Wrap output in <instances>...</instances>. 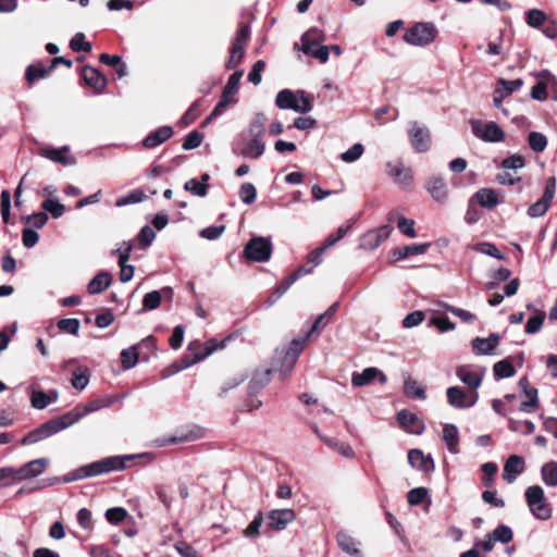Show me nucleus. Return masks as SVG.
Wrapping results in <instances>:
<instances>
[{"label":"nucleus","mask_w":557,"mask_h":557,"mask_svg":"<svg viewBox=\"0 0 557 557\" xmlns=\"http://www.w3.org/2000/svg\"><path fill=\"white\" fill-rule=\"evenodd\" d=\"M135 455L111 456L98 461L82 466L73 472L62 476H53L45 479L44 486H52L60 483H70L87 478L97 476L112 471H121L126 469V461L135 459Z\"/></svg>","instance_id":"nucleus-1"},{"label":"nucleus","mask_w":557,"mask_h":557,"mask_svg":"<svg viewBox=\"0 0 557 557\" xmlns=\"http://www.w3.org/2000/svg\"><path fill=\"white\" fill-rule=\"evenodd\" d=\"M267 116L257 113L248 127L240 134L238 153L245 158L258 159L265 150L263 137L265 134Z\"/></svg>","instance_id":"nucleus-2"},{"label":"nucleus","mask_w":557,"mask_h":557,"mask_svg":"<svg viewBox=\"0 0 557 557\" xmlns=\"http://www.w3.org/2000/svg\"><path fill=\"white\" fill-rule=\"evenodd\" d=\"M226 341H227V338H224L220 342L215 338H210L207 342H205L203 344L198 343V342L190 343L188 345V350L190 351V354L182 360L183 364L180 367H176L174 370H171V369L164 370L162 373V377H168L169 375H171L175 372H178L183 369H186L188 367H191V366L202 361L203 359L209 357L211 354H213L215 350L223 349L225 347Z\"/></svg>","instance_id":"nucleus-3"},{"label":"nucleus","mask_w":557,"mask_h":557,"mask_svg":"<svg viewBox=\"0 0 557 557\" xmlns=\"http://www.w3.org/2000/svg\"><path fill=\"white\" fill-rule=\"evenodd\" d=\"M275 104L283 110H294L299 113H307L312 110L311 98L304 91L296 92L290 89H283L277 92Z\"/></svg>","instance_id":"nucleus-4"},{"label":"nucleus","mask_w":557,"mask_h":557,"mask_svg":"<svg viewBox=\"0 0 557 557\" xmlns=\"http://www.w3.org/2000/svg\"><path fill=\"white\" fill-rule=\"evenodd\" d=\"M324 33L319 28H310L301 37L302 52L325 63L329 60V47L322 46Z\"/></svg>","instance_id":"nucleus-5"},{"label":"nucleus","mask_w":557,"mask_h":557,"mask_svg":"<svg viewBox=\"0 0 557 557\" xmlns=\"http://www.w3.org/2000/svg\"><path fill=\"white\" fill-rule=\"evenodd\" d=\"M69 428L67 422L64 417L61 416L57 419L49 420L38 426L37 429L28 432L22 440V445H32L36 444L45 438L52 436L53 434L59 433L60 431Z\"/></svg>","instance_id":"nucleus-6"},{"label":"nucleus","mask_w":557,"mask_h":557,"mask_svg":"<svg viewBox=\"0 0 557 557\" xmlns=\"http://www.w3.org/2000/svg\"><path fill=\"white\" fill-rule=\"evenodd\" d=\"M528 507L532 515L541 520H547L552 516V510L545 499L544 490L539 485L529 486L524 492Z\"/></svg>","instance_id":"nucleus-7"},{"label":"nucleus","mask_w":557,"mask_h":557,"mask_svg":"<svg viewBox=\"0 0 557 557\" xmlns=\"http://www.w3.org/2000/svg\"><path fill=\"white\" fill-rule=\"evenodd\" d=\"M272 243L270 238L253 236L244 248V256L247 260L255 262H267L272 255Z\"/></svg>","instance_id":"nucleus-8"},{"label":"nucleus","mask_w":557,"mask_h":557,"mask_svg":"<svg viewBox=\"0 0 557 557\" xmlns=\"http://www.w3.org/2000/svg\"><path fill=\"white\" fill-rule=\"evenodd\" d=\"M437 29L433 23H417L404 35V40L412 46H426L434 41Z\"/></svg>","instance_id":"nucleus-9"},{"label":"nucleus","mask_w":557,"mask_h":557,"mask_svg":"<svg viewBox=\"0 0 557 557\" xmlns=\"http://www.w3.org/2000/svg\"><path fill=\"white\" fill-rule=\"evenodd\" d=\"M308 339L309 338L306 337V334L301 337L294 338L289 343L288 348L281 352L283 355L278 369L281 379H285L294 369L297 359L304 350Z\"/></svg>","instance_id":"nucleus-10"},{"label":"nucleus","mask_w":557,"mask_h":557,"mask_svg":"<svg viewBox=\"0 0 557 557\" xmlns=\"http://www.w3.org/2000/svg\"><path fill=\"white\" fill-rule=\"evenodd\" d=\"M473 135L486 143H499L505 138L504 131L495 122L483 123L480 120L470 122Z\"/></svg>","instance_id":"nucleus-11"},{"label":"nucleus","mask_w":557,"mask_h":557,"mask_svg":"<svg viewBox=\"0 0 557 557\" xmlns=\"http://www.w3.org/2000/svg\"><path fill=\"white\" fill-rule=\"evenodd\" d=\"M447 403L455 409H468L479 400L478 392H466L459 386H450L446 389Z\"/></svg>","instance_id":"nucleus-12"},{"label":"nucleus","mask_w":557,"mask_h":557,"mask_svg":"<svg viewBox=\"0 0 557 557\" xmlns=\"http://www.w3.org/2000/svg\"><path fill=\"white\" fill-rule=\"evenodd\" d=\"M114 401L113 398H97L87 404H85L82 408H74L73 410L63 414L65 421L69 426L73 425L77 421H79L83 417L88 413L95 412L99 409L109 407Z\"/></svg>","instance_id":"nucleus-13"},{"label":"nucleus","mask_w":557,"mask_h":557,"mask_svg":"<svg viewBox=\"0 0 557 557\" xmlns=\"http://www.w3.org/2000/svg\"><path fill=\"white\" fill-rule=\"evenodd\" d=\"M484 369L474 368L470 364H462L456 368V376L466 384L471 392H476L484 377Z\"/></svg>","instance_id":"nucleus-14"},{"label":"nucleus","mask_w":557,"mask_h":557,"mask_svg":"<svg viewBox=\"0 0 557 557\" xmlns=\"http://www.w3.org/2000/svg\"><path fill=\"white\" fill-rule=\"evenodd\" d=\"M386 171L401 189L409 190L411 188L413 183L412 171L411 169L406 168L403 162H388L386 164Z\"/></svg>","instance_id":"nucleus-15"},{"label":"nucleus","mask_w":557,"mask_h":557,"mask_svg":"<svg viewBox=\"0 0 557 557\" xmlns=\"http://www.w3.org/2000/svg\"><path fill=\"white\" fill-rule=\"evenodd\" d=\"M49 465V459L38 458L26 462L22 467L13 468L14 481H23L36 478L45 472Z\"/></svg>","instance_id":"nucleus-16"},{"label":"nucleus","mask_w":557,"mask_h":557,"mask_svg":"<svg viewBox=\"0 0 557 557\" xmlns=\"http://www.w3.org/2000/svg\"><path fill=\"white\" fill-rule=\"evenodd\" d=\"M205 430L200 426L194 425L189 430L178 433L177 435L156 438L153 445L157 447H163L166 445H175L181 443L194 442L203 437Z\"/></svg>","instance_id":"nucleus-17"},{"label":"nucleus","mask_w":557,"mask_h":557,"mask_svg":"<svg viewBox=\"0 0 557 557\" xmlns=\"http://www.w3.org/2000/svg\"><path fill=\"white\" fill-rule=\"evenodd\" d=\"M296 519L293 509H273L267 513L268 525L274 530H284L290 522Z\"/></svg>","instance_id":"nucleus-18"},{"label":"nucleus","mask_w":557,"mask_h":557,"mask_svg":"<svg viewBox=\"0 0 557 557\" xmlns=\"http://www.w3.org/2000/svg\"><path fill=\"white\" fill-rule=\"evenodd\" d=\"M409 136L412 147L418 152H424L429 149L431 139L428 128L414 122L409 129Z\"/></svg>","instance_id":"nucleus-19"},{"label":"nucleus","mask_w":557,"mask_h":557,"mask_svg":"<svg viewBox=\"0 0 557 557\" xmlns=\"http://www.w3.org/2000/svg\"><path fill=\"white\" fill-rule=\"evenodd\" d=\"M524 459L519 455L508 457L503 469V479L508 483H513L517 476L524 471Z\"/></svg>","instance_id":"nucleus-20"},{"label":"nucleus","mask_w":557,"mask_h":557,"mask_svg":"<svg viewBox=\"0 0 557 557\" xmlns=\"http://www.w3.org/2000/svg\"><path fill=\"white\" fill-rule=\"evenodd\" d=\"M131 250L132 245L129 243H123V246L116 250L119 253V265L121 268L120 281L123 283L131 281L134 276V267L126 264L129 259Z\"/></svg>","instance_id":"nucleus-21"},{"label":"nucleus","mask_w":557,"mask_h":557,"mask_svg":"<svg viewBox=\"0 0 557 557\" xmlns=\"http://www.w3.org/2000/svg\"><path fill=\"white\" fill-rule=\"evenodd\" d=\"M425 188L435 201L440 203H444L446 201L448 191L446 183L442 177H430L425 183Z\"/></svg>","instance_id":"nucleus-22"},{"label":"nucleus","mask_w":557,"mask_h":557,"mask_svg":"<svg viewBox=\"0 0 557 557\" xmlns=\"http://www.w3.org/2000/svg\"><path fill=\"white\" fill-rule=\"evenodd\" d=\"M173 128L171 126H161L146 136L143 146L151 149L160 146L173 136Z\"/></svg>","instance_id":"nucleus-23"},{"label":"nucleus","mask_w":557,"mask_h":557,"mask_svg":"<svg viewBox=\"0 0 557 557\" xmlns=\"http://www.w3.org/2000/svg\"><path fill=\"white\" fill-rule=\"evenodd\" d=\"M379 377L380 382L384 384L386 382V375L376 368H367L361 373H354L351 383L354 386H363L371 383L374 379Z\"/></svg>","instance_id":"nucleus-24"},{"label":"nucleus","mask_w":557,"mask_h":557,"mask_svg":"<svg viewBox=\"0 0 557 557\" xmlns=\"http://www.w3.org/2000/svg\"><path fill=\"white\" fill-rule=\"evenodd\" d=\"M308 273V270L305 268H299L295 273L286 277L281 284L276 287V289L272 293V295L268 298L267 304L272 306L275 304L288 289L289 287L298 280V277L302 274Z\"/></svg>","instance_id":"nucleus-25"},{"label":"nucleus","mask_w":557,"mask_h":557,"mask_svg":"<svg viewBox=\"0 0 557 557\" xmlns=\"http://www.w3.org/2000/svg\"><path fill=\"white\" fill-rule=\"evenodd\" d=\"M336 542L339 548L347 555L358 557L360 555V543L345 531L336 534Z\"/></svg>","instance_id":"nucleus-26"},{"label":"nucleus","mask_w":557,"mask_h":557,"mask_svg":"<svg viewBox=\"0 0 557 557\" xmlns=\"http://www.w3.org/2000/svg\"><path fill=\"white\" fill-rule=\"evenodd\" d=\"M442 440L446 444L449 453H459V431L455 424L445 423L443 425Z\"/></svg>","instance_id":"nucleus-27"},{"label":"nucleus","mask_w":557,"mask_h":557,"mask_svg":"<svg viewBox=\"0 0 557 557\" xmlns=\"http://www.w3.org/2000/svg\"><path fill=\"white\" fill-rule=\"evenodd\" d=\"M83 78L87 85L97 91L103 90L107 86L106 76L92 66H85L83 69Z\"/></svg>","instance_id":"nucleus-28"},{"label":"nucleus","mask_w":557,"mask_h":557,"mask_svg":"<svg viewBox=\"0 0 557 557\" xmlns=\"http://www.w3.org/2000/svg\"><path fill=\"white\" fill-rule=\"evenodd\" d=\"M498 334H491L488 337H476L472 341V348L478 355H490L499 343Z\"/></svg>","instance_id":"nucleus-29"},{"label":"nucleus","mask_w":557,"mask_h":557,"mask_svg":"<svg viewBox=\"0 0 557 557\" xmlns=\"http://www.w3.org/2000/svg\"><path fill=\"white\" fill-rule=\"evenodd\" d=\"M474 197L486 209H493L500 202L498 193L492 188H480Z\"/></svg>","instance_id":"nucleus-30"},{"label":"nucleus","mask_w":557,"mask_h":557,"mask_svg":"<svg viewBox=\"0 0 557 557\" xmlns=\"http://www.w3.org/2000/svg\"><path fill=\"white\" fill-rule=\"evenodd\" d=\"M243 74H244V72H243V70H240V71H237V72L233 73L230 76V78H228V81H227V83H226V85H225V87H224V89L222 91L221 97H223V98H225L227 100H231L234 103L237 102L236 94L238 91L239 83H240V79L243 77Z\"/></svg>","instance_id":"nucleus-31"},{"label":"nucleus","mask_w":557,"mask_h":557,"mask_svg":"<svg viewBox=\"0 0 557 557\" xmlns=\"http://www.w3.org/2000/svg\"><path fill=\"white\" fill-rule=\"evenodd\" d=\"M69 148L65 146L62 149L47 148L40 150V156L63 165H72L75 163V159L72 156H64V151Z\"/></svg>","instance_id":"nucleus-32"},{"label":"nucleus","mask_w":557,"mask_h":557,"mask_svg":"<svg viewBox=\"0 0 557 557\" xmlns=\"http://www.w3.org/2000/svg\"><path fill=\"white\" fill-rule=\"evenodd\" d=\"M111 275L107 271L99 272L87 286V290L91 295L100 294L111 284Z\"/></svg>","instance_id":"nucleus-33"},{"label":"nucleus","mask_w":557,"mask_h":557,"mask_svg":"<svg viewBox=\"0 0 557 557\" xmlns=\"http://www.w3.org/2000/svg\"><path fill=\"white\" fill-rule=\"evenodd\" d=\"M430 244H412L396 249L393 255L396 260H403L409 256L422 255L428 250Z\"/></svg>","instance_id":"nucleus-34"},{"label":"nucleus","mask_w":557,"mask_h":557,"mask_svg":"<svg viewBox=\"0 0 557 557\" xmlns=\"http://www.w3.org/2000/svg\"><path fill=\"white\" fill-rule=\"evenodd\" d=\"M529 400L522 401L519 406V410L525 413H533L540 407L539 393L535 387H531L523 392Z\"/></svg>","instance_id":"nucleus-35"},{"label":"nucleus","mask_w":557,"mask_h":557,"mask_svg":"<svg viewBox=\"0 0 557 557\" xmlns=\"http://www.w3.org/2000/svg\"><path fill=\"white\" fill-rule=\"evenodd\" d=\"M322 441L336 453L345 458H354L355 451L352 447L345 442H341L334 437H322Z\"/></svg>","instance_id":"nucleus-36"},{"label":"nucleus","mask_w":557,"mask_h":557,"mask_svg":"<svg viewBox=\"0 0 557 557\" xmlns=\"http://www.w3.org/2000/svg\"><path fill=\"white\" fill-rule=\"evenodd\" d=\"M408 461L412 467L424 471L429 470V463L433 465L432 458L424 456L420 449L409 450Z\"/></svg>","instance_id":"nucleus-37"},{"label":"nucleus","mask_w":557,"mask_h":557,"mask_svg":"<svg viewBox=\"0 0 557 557\" xmlns=\"http://www.w3.org/2000/svg\"><path fill=\"white\" fill-rule=\"evenodd\" d=\"M523 82L520 78L513 81H506L504 78H500L497 82V88L495 89V94H500V98H505L511 95L513 91L521 88Z\"/></svg>","instance_id":"nucleus-38"},{"label":"nucleus","mask_w":557,"mask_h":557,"mask_svg":"<svg viewBox=\"0 0 557 557\" xmlns=\"http://www.w3.org/2000/svg\"><path fill=\"white\" fill-rule=\"evenodd\" d=\"M404 393L410 398L424 400L426 398L425 389L411 377H407L404 383Z\"/></svg>","instance_id":"nucleus-39"},{"label":"nucleus","mask_w":557,"mask_h":557,"mask_svg":"<svg viewBox=\"0 0 557 557\" xmlns=\"http://www.w3.org/2000/svg\"><path fill=\"white\" fill-rule=\"evenodd\" d=\"M493 372L496 379H507L513 376L516 370L511 361L504 359L494 364Z\"/></svg>","instance_id":"nucleus-40"},{"label":"nucleus","mask_w":557,"mask_h":557,"mask_svg":"<svg viewBox=\"0 0 557 557\" xmlns=\"http://www.w3.org/2000/svg\"><path fill=\"white\" fill-rule=\"evenodd\" d=\"M542 480L546 485H557V462L545 463L541 469Z\"/></svg>","instance_id":"nucleus-41"},{"label":"nucleus","mask_w":557,"mask_h":557,"mask_svg":"<svg viewBox=\"0 0 557 557\" xmlns=\"http://www.w3.org/2000/svg\"><path fill=\"white\" fill-rule=\"evenodd\" d=\"M138 362V352L136 346L123 349L121 352V363L126 370L132 369Z\"/></svg>","instance_id":"nucleus-42"},{"label":"nucleus","mask_w":557,"mask_h":557,"mask_svg":"<svg viewBox=\"0 0 557 557\" xmlns=\"http://www.w3.org/2000/svg\"><path fill=\"white\" fill-rule=\"evenodd\" d=\"M508 428L511 432H520L522 434H531L535 430V424L532 421H519L515 419L508 420Z\"/></svg>","instance_id":"nucleus-43"},{"label":"nucleus","mask_w":557,"mask_h":557,"mask_svg":"<svg viewBox=\"0 0 557 557\" xmlns=\"http://www.w3.org/2000/svg\"><path fill=\"white\" fill-rule=\"evenodd\" d=\"M530 148L535 152H542L547 146V138L539 132H531L528 137Z\"/></svg>","instance_id":"nucleus-44"},{"label":"nucleus","mask_w":557,"mask_h":557,"mask_svg":"<svg viewBox=\"0 0 557 557\" xmlns=\"http://www.w3.org/2000/svg\"><path fill=\"white\" fill-rule=\"evenodd\" d=\"M552 201L542 196L540 200L535 203L531 205L528 209V215L530 218H540L543 216L548 208L550 207Z\"/></svg>","instance_id":"nucleus-45"},{"label":"nucleus","mask_w":557,"mask_h":557,"mask_svg":"<svg viewBox=\"0 0 557 557\" xmlns=\"http://www.w3.org/2000/svg\"><path fill=\"white\" fill-rule=\"evenodd\" d=\"M52 403L50 395L44 391H33L30 395V404L36 409H44Z\"/></svg>","instance_id":"nucleus-46"},{"label":"nucleus","mask_w":557,"mask_h":557,"mask_svg":"<svg viewBox=\"0 0 557 557\" xmlns=\"http://www.w3.org/2000/svg\"><path fill=\"white\" fill-rule=\"evenodd\" d=\"M351 228L350 223H346L341 225L336 232L330 234L326 239L323 243V246L329 249L330 247L334 246L337 242H339Z\"/></svg>","instance_id":"nucleus-47"},{"label":"nucleus","mask_w":557,"mask_h":557,"mask_svg":"<svg viewBox=\"0 0 557 557\" xmlns=\"http://www.w3.org/2000/svg\"><path fill=\"white\" fill-rule=\"evenodd\" d=\"M483 471L482 484L490 487L494 483V475L496 474L498 467L495 462H485L481 466Z\"/></svg>","instance_id":"nucleus-48"},{"label":"nucleus","mask_w":557,"mask_h":557,"mask_svg":"<svg viewBox=\"0 0 557 557\" xmlns=\"http://www.w3.org/2000/svg\"><path fill=\"white\" fill-rule=\"evenodd\" d=\"M70 47L75 52H90L92 49L91 44L85 39V35L83 33H77L72 38Z\"/></svg>","instance_id":"nucleus-49"},{"label":"nucleus","mask_w":557,"mask_h":557,"mask_svg":"<svg viewBox=\"0 0 557 557\" xmlns=\"http://www.w3.org/2000/svg\"><path fill=\"white\" fill-rule=\"evenodd\" d=\"M184 188L187 191H190L193 195L198 196V197H205L207 195V193H208V184L199 183L195 178L188 180L184 184Z\"/></svg>","instance_id":"nucleus-50"},{"label":"nucleus","mask_w":557,"mask_h":557,"mask_svg":"<svg viewBox=\"0 0 557 557\" xmlns=\"http://www.w3.org/2000/svg\"><path fill=\"white\" fill-rule=\"evenodd\" d=\"M245 55V47L239 45H232L231 55L226 62V69L231 70L239 64Z\"/></svg>","instance_id":"nucleus-51"},{"label":"nucleus","mask_w":557,"mask_h":557,"mask_svg":"<svg viewBox=\"0 0 557 557\" xmlns=\"http://www.w3.org/2000/svg\"><path fill=\"white\" fill-rule=\"evenodd\" d=\"M429 496V491L425 487H416L408 492L407 499L411 506H417L423 503Z\"/></svg>","instance_id":"nucleus-52"},{"label":"nucleus","mask_w":557,"mask_h":557,"mask_svg":"<svg viewBox=\"0 0 557 557\" xmlns=\"http://www.w3.org/2000/svg\"><path fill=\"white\" fill-rule=\"evenodd\" d=\"M525 15L528 25L534 28L542 26L546 20L545 13L539 9H531Z\"/></svg>","instance_id":"nucleus-53"},{"label":"nucleus","mask_w":557,"mask_h":557,"mask_svg":"<svg viewBox=\"0 0 557 557\" xmlns=\"http://www.w3.org/2000/svg\"><path fill=\"white\" fill-rule=\"evenodd\" d=\"M398 230L409 238L417 237V232L414 230V221L411 219H407L405 216H399L397 220Z\"/></svg>","instance_id":"nucleus-54"},{"label":"nucleus","mask_w":557,"mask_h":557,"mask_svg":"<svg viewBox=\"0 0 557 557\" xmlns=\"http://www.w3.org/2000/svg\"><path fill=\"white\" fill-rule=\"evenodd\" d=\"M161 299L162 295L159 290L147 293L143 299V307L146 310H154L160 306Z\"/></svg>","instance_id":"nucleus-55"},{"label":"nucleus","mask_w":557,"mask_h":557,"mask_svg":"<svg viewBox=\"0 0 557 557\" xmlns=\"http://www.w3.org/2000/svg\"><path fill=\"white\" fill-rule=\"evenodd\" d=\"M443 307L445 310H447L450 313H453L454 315L458 317L460 320H462L466 323L471 324L476 320V317L468 310L456 308L448 304H445Z\"/></svg>","instance_id":"nucleus-56"},{"label":"nucleus","mask_w":557,"mask_h":557,"mask_svg":"<svg viewBox=\"0 0 557 557\" xmlns=\"http://www.w3.org/2000/svg\"><path fill=\"white\" fill-rule=\"evenodd\" d=\"M364 148L361 144L357 143L351 146L347 151L341 154V159L344 162L351 163L357 161L363 153Z\"/></svg>","instance_id":"nucleus-57"},{"label":"nucleus","mask_w":557,"mask_h":557,"mask_svg":"<svg viewBox=\"0 0 557 557\" xmlns=\"http://www.w3.org/2000/svg\"><path fill=\"white\" fill-rule=\"evenodd\" d=\"M72 385L74 388L76 389H84L87 385H88V382H89V374H88V370L85 368V369H78L77 371H75L73 373V377H72Z\"/></svg>","instance_id":"nucleus-58"},{"label":"nucleus","mask_w":557,"mask_h":557,"mask_svg":"<svg viewBox=\"0 0 557 557\" xmlns=\"http://www.w3.org/2000/svg\"><path fill=\"white\" fill-rule=\"evenodd\" d=\"M239 197L244 203H252L257 197L256 187L251 183H244L239 189Z\"/></svg>","instance_id":"nucleus-59"},{"label":"nucleus","mask_w":557,"mask_h":557,"mask_svg":"<svg viewBox=\"0 0 557 557\" xmlns=\"http://www.w3.org/2000/svg\"><path fill=\"white\" fill-rule=\"evenodd\" d=\"M42 208L50 212L51 215L55 219L63 215L65 208L62 203H60L57 199H47L42 202Z\"/></svg>","instance_id":"nucleus-60"},{"label":"nucleus","mask_w":557,"mask_h":557,"mask_svg":"<svg viewBox=\"0 0 557 557\" xmlns=\"http://www.w3.org/2000/svg\"><path fill=\"white\" fill-rule=\"evenodd\" d=\"M525 165V159L521 154H512L502 161L505 170H518Z\"/></svg>","instance_id":"nucleus-61"},{"label":"nucleus","mask_w":557,"mask_h":557,"mask_svg":"<svg viewBox=\"0 0 557 557\" xmlns=\"http://www.w3.org/2000/svg\"><path fill=\"white\" fill-rule=\"evenodd\" d=\"M79 320L70 318V319H61L58 322V327L65 333L76 335L79 331Z\"/></svg>","instance_id":"nucleus-62"},{"label":"nucleus","mask_w":557,"mask_h":557,"mask_svg":"<svg viewBox=\"0 0 557 557\" xmlns=\"http://www.w3.org/2000/svg\"><path fill=\"white\" fill-rule=\"evenodd\" d=\"M545 314L544 312H539L537 314L531 317L525 324V332L529 334L537 333L544 323Z\"/></svg>","instance_id":"nucleus-63"},{"label":"nucleus","mask_w":557,"mask_h":557,"mask_svg":"<svg viewBox=\"0 0 557 557\" xmlns=\"http://www.w3.org/2000/svg\"><path fill=\"white\" fill-rule=\"evenodd\" d=\"M104 516L110 523L117 524L126 518L127 511L122 507H113L109 508Z\"/></svg>","instance_id":"nucleus-64"}]
</instances>
